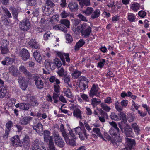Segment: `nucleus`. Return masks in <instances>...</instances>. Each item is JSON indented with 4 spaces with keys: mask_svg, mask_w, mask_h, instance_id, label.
Returning a JSON list of instances; mask_svg holds the SVG:
<instances>
[{
    "mask_svg": "<svg viewBox=\"0 0 150 150\" xmlns=\"http://www.w3.org/2000/svg\"><path fill=\"white\" fill-rule=\"evenodd\" d=\"M59 23L60 24L57 25L54 27V28L56 30H61L65 33L67 32V29L63 25H64L67 28H69L70 26V22L69 20L67 19H61Z\"/></svg>",
    "mask_w": 150,
    "mask_h": 150,
    "instance_id": "1",
    "label": "nucleus"
},
{
    "mask_svg": "<svg viewBox=\"0 0 150 150\" xmlns=\"http://www.w3.org/2000/svg\"><path fill=\"white\" fill-rule=\"evenodd\" d=\"M31 23L27 18H25L21 21L19 24L20 30L24 32L29 30L31 28Z\"/></svg>",
    "mask_w": 150,
    "mask_h": 150,
    "instance_id": "2",
    "label": "nucleus"
},
{
    "mask_svg": "<svg viewBox=\"0 0 150 150\" xmlns=\"http://www.w3.org/2000/svg\"><path fill=\"white\" fill-rule=\"evenodd\" d=\"M70 108L71 110L73 111V115L74 117L81 120L82 119V111L77 106L72 104Z\"/></svg>",
    "mask_w": 150,
    "mask_h": 150,
    "instance_id": "3",
    "label": "nucleus"
},
{
    "mask_svg": "<svg viewBox=\"0 0 150 150\" xmlns=\"http://www.w3.org/2000/svg\"><path fill=\"white\" fill-rule=\"evenodd\" d=\"M32 150H46V149L42 142L36 139L33 143Z\"/></svg>",
    "mask_w": 150,
    "mask_h": 150,
    "instance_id": "4",
    "label": "nucleus"
},
{
    "mask_svg": "<svg viewBox=\"0 0 150 150\" xmlns=\"http://www.w3.org/2000/svg\"><path fill=\"white\" fill-rule=\"evenodd\" d=\"M126 141L125 145V149H123L122 150H133L132 147L136 144L135 140L126 138Z\"/></svg>",
    "mask_w": 150,
    "mask_h": 150,
    "instance_id": "5",
    "label": "nucleus"
},
{
    "mask_svg": "<svg viewBox=\"0 0 150 150\" xmlns=\"http://www.w3.org/2000/svg\"><path fill=\"white\" fill-rule=\"evenodd\" d=\"M18 82L22 89L23 90H25L28 86V83L25 78L23 76H19Z\"/></svg>",
    "mask_w": 150,
    "mask_h": 150,
    "instance_id": "6",
    "label": "nucleus"
},
{
    "mask_svg": "<svg viewBox=\"0 0 150 150\" xmlns=\"http://www.w3.org/2000/svg\"><path fill=\"white\" fill-rule=\"evenodd\" d=\"M19 56L24 61H26L29 59L30 55L28 51L25 49L23 48L19 52Z\"/></svg>",
    "mask_w": 150,
    "mask_h": 150,
    "instance_id": "7",
    "label": "nucleus"
},
{
    "mask_svg": "<svg viewBox=\"0 0 150 150\" xmlns=\"http://www.w3.org/2000/svg\"><path fill=\"white\" fill-rule=\"evenodd\" d=\"M55 144L61 148L64 146L65 143L64 141L58 134H56L54 136Z\"/></svg>",
    "mask_w": 150,
    "mask_h": 150,
    "instance_id": "8",
    "label": "nucleus"
},
{
    "mask_svg": "<svg viewBox=\"0 0 150 150\" xmlns=\"http://www.w3.org/2000/svg\"><path fill=\"white\" fill-rule=\"evenodd\" d=\"M34 80L35 85L38 88L41 89L44 88V83L40 77L37 76H35Z\"/></svg>",
    "mask_w": 150,
    "mask_h": 150,
    "instance_id": "9",
    "label": "nucleus"
},
{
    "mask_svg": "<svg viewBox=\"0 0 150 150\" xmlns=\"http://www.w3.org/2000/svg\"><path fill=\"white\" fill-rule=\"evenodd\" d=\"M124 133L126 137H133L134 134L132 131V129L127 124L124 128Z\"/></svg>",
    "mask_w": 150,
    "mask_h": 150,
    "instance_id": "10",
    "label": "nucleus"
},
{
    "mask_svg": "<svg viewBox=\"0 0 150 150\" xmlns=\"http://www.w3.org/2000/svg\"><path fill=\"white\" fill-rule=\"evenodd\" d=\"M11 141L12 142V145L15 147L21 146V143L19 136L18 135H16L11 138Z\"/></svg>",
    "mask_w": 150,
    "mask_h": 150,
    "instance_id": "11",
    "label": "nucleus"
},
{
    "mask_svg": "<svg viewBox=\"0 0 150 150\" xmlns=\"http://www.w3.org/2000/svg\"><path fill=\"white\" fill-rule=\"evenodd\" d=\"M99 89L97 85H96L95 84H93L90 91L89 94L90 97L92 98L95 95H97L98 93Z\"/></svg>",
    "mask_w": 150,
    "mask_h": 150,
    "instance_id": "12",
    "label": "nucleus"
},
{
    "mask_svg": "<svg viewBox=\"0 0 150 150\" xmlns=\"http://www.w3.org/2000/svg\"><path fill=\"white\" fill-rule=\"evenodd\" d=\"M15 107L16 108H19L20 109L26 111L29 109L30 107V105L27 103H22L16 104Z\"/></svg>",
    "mask_w": 150,
    "mask_h": 150,
    "instance_id": "13",
    "label": "nucleus"
},
{
    "mask_svg": "<svg viewBox=\"0 0 150 150\" xmlns=\"http://www.w3.org/2000/svg\"><path fill=\"white\" fill-rule=\"evenodd\" d=\"M44 63L47 69L49 71L55 69L56 66L54 62H52L49 60H45Z\"/></svg>",
    "mask_w": 150,
    "mask_h": 150,
    "instance_id": "14",
    "label": "nucleus"
},
{
    "mask_svg": "<svg viewBox=\"0 0 150 150\" xmlns=\"http://www.w3.org/2000/svg\"><path fill=\"white\" fill-rule=\"evenodd\" d=\"M68 6L70 10L72 12L76 11L79 9V6L77 2L72 1L69 3Z\"/></svg>",
    "mask_w": 150,
    "mask_h": 150,
    "instance_id": "15",
    "label": "nucleus"
},
{
    "mask_svg": "<svg viewBox=\"0 0 150 150\" xmlns=\"http://www.w3.org/2000/svg\"><path fill=\"white\" fill-rule=\"evenodd\" d=\"M32 118L29 116H26L21 118L19 123L23 125H25L29 123Z\"/></svg>",
    "mask_w": 150,
    "mask_h": 150,
    "instance_id": "16",
    "label": "nucleus"
},
{
    "mask_svg": "<svg viewBox=\"0 0 150 150\" xmlns=\"http://www.w3.org/2000/svg\"><path fill=\"white\" fill-rule=\"evenodd\" d=\"M7 87L6 86L2 85L0 87V98L5 97L7 93Z\"/></svg>",
    "mask_w": 150,
    "mask_h": 150,
    "instance_id": "17",
    "label": "nucleus"
},
{
    "mask_svg": "<svg viewBox=\"0 0 150 150\" xmlns=\"http://www.w3.org/2000/svg\"><path fill=\"white\" fill-rule=\"evenodd\" d=\"M29 136L27 135L25 136L23 138L22 141V144L24 147L27 149L29 148Z\"/></svg>",
    "mask_w": 150,
    "mask_h": 150,
    "instance_id": "18",
    "label": "nucleus"
},
{
    "mask_svg": "<svg viewBox=\"0 0 150 150\" xmlns=\"http://www.w3.org/2000/svg\"><path fill=\"white\" fill-rule=\"evenodd\" d=\"M85 43V40L83 39H80L77 42L74 47V50L76 51L78 50L79 48L83 46Z\"/></svg>",
    "mask_w": 150,
    "mask_h": 150,
    "instance_id": "19",
    "label": "nucleus"
},
{
    "mask_svg": "<svg viewBox=\"0 0 150 150\" xmlns=\"http://www.w3.org/2000/svg\"><path fill=\"white\" fill-rule=\"evenodd\" d=\"M91 31V28L88 26L87 29L81 31L82 35L83 37L86 38H88L90 35V33Z\"/></svg>",
    "mask_w": 150,
    "mask_h": 150,
    "instance_id": "20",
    "label": "nucleus"
},
{
    "mask_svg": "<svg viewBox=\"0 0 150 150\" xmlns=\"http://www.w3.org/2000/svg\"><path fill=\"white\" fill-rule=\"evenodd\" d=\"M19 70L21 72L23 73L28 77H31L32 76V75L31 73L29 72L24 66L22 65L20 66L19 67Z\"/></svg>",
    "mask_w": 150,
    "mask_h": 150,
    "instance_id": "21",
    "label": "nucleus"
},
{
    "mask_svg": "<svg viewBox=\"0 0 150 150\" xmlns=\"http://www.w3.org/2000/svg\"><path fill=\"white\" fill-rule=\"evenodd\" d=\"M9 72L14 76L18 75V69L14 66H12L8 69Z\"/></svg>",
    "mask_w": 150,
    "mask_h": 150,
    "instance_id": "22",
    "label": "nucleus"
},
{
    "mask_svg": "<svg viewBox=\"0 0 150 150\" xmlns=\"http://www.w3.org/2000/svg\"><path fill=\"white\" fill-rule=\"evenodd\" d=\"M29 45L33 48L37 49L39 48V46L35 39H32L28 42Z\"/></svg>",
    "mask_w": 150,
    "mask_h": 150,
    "instance_id": "23",
    "label": "nucleus"
},
{
    "mask_svg": "<svg viewBox=\"0 0 150 150\" xmlns=\"http://www.w3.org/2000/svg\"><path fill=\"white\" fill-rule=\"evenodd\" d=\"M91 5V2L90 0H81L80 3L81 7L83 8L88 7Z\"/></svg>",
    "mask_w": 150,
    "mask_h": 150,
    "instance_id": "24",
    "label": "nucleus"
},
{
    "mask_svg": "<svg viewBox=\"0 0 150 150\" xmlns=\"http://www.w3.org/2000/svg\"><path fill=\"white\" fill-rule=\"evenodd\" d=\"M11 10L13 18L16 20H18V16L19 12L14 7H11L9 9Z\"/></svg>",
    "mask_w": 150,
    "mask_h": 150,
    "instance_id": "25",
    "label": "nucleus"
},
{
    "mask_svg": "<svg viewBox=\"0 0 150 150\" xmlns=\"http://www.w3.org/2000/svg\"><path fill=\"white\" fill-rule=\"evenodd\" d=\"M30 102L31 106H37L39 105V103L36 98L33 96H30L29 97Z\"/></svg>",
    "mask_w": 150,
    "mask_h": 150,
    "instance_id": "26",
    "label": "nucleus"
},
{
    "mask_svg": "<svg viewBox=\"0 0 150 150\" xmlns=\"http://www.w3.org/2000/svg\"><path fill=\"white\" fill-rule=\"evenodd\" d=\"M94 11L93 8L92 7H88L85 10L82 11V13L88 16L92 15Z\"/></svg>",
    "mask_w": 150,
    "mask_h": 150,
    "instance_id": "27",
    "label": "nucleus"
},
{
    "mask_svg": "<svg viewBox=\"0 0 150 150\" xmlns=\"http://www.w3.org/2000/svg\"><path fill=\"white\" fill-rule=\"evenodd\" d=\"M88 82H79V87L80 89L83 91L85 90L88 87Z\"/></svg>",
    "mask_w": 150,
    "mask_h": 150,
    "instance_id": "28",
    "label": "nucleus"
},
{
    "mask_svg": "<svg viewBox=\"0 0 150 150\" xmlns=\"http://www.w3.org/2000/svg\"><path fill=\"white\" fill-rule=\"evenodd\" d=\"M131 126L134 129V131L136 135H138L139 134V133L140 132V129L139 128L138 125L136 123H134L132 124Z\"/></svg>",
    "mask_w": 150,
    "mask_h": 150,
    "instance_id": "29",
    "label": "nucleus"
},
{
    "mask_svg": "<svg viewBox=\"0 0 150 150\" xmlns=\"http://www.w3.org/2000/svg\"><path fill=\"white\" fill-rule=\"evenodd\" d=\"M100 12L98 9L95 10L92 13L91 16V18L94 19L98 18L100 15Z\"/></svg>",
    "mask_w": 150,
    "mask_h": 150,
    "instance_id": "30",
    "label": "nucleus"
},
{
    "mask_svg": "<svg viewBox=\"0 0 150 150\" xmlns=\"http://www.w3.org/2000/svg\"><path fill=\"white\" fill-rule=\"evenodd\" d=\"M79 137L80 139L82 140H84L85 139V137L86 138V139H88V138L89 135H87L86 132V131L85 129H83L81 133L79 135Z\"/></svg>",
    "mask_w": 150,
    "mask_h": 150,
    "instance_id": "31",
    "label": "nucleus"
},
{
    "mask_svg": "<svg viewBox=\"0 0 150 150\" xmlns=\"http://www.w3.org/2000/svg\"><path fill=\"white\" fill-rule=\"evenodd\" d=\"M130 6V8L135 12L137 11L139 8L140 6V4L137 3H134L131 4Z\"/></svg>",
    "mask_w": 150,
    "mask_h": 150,
    "instance_id": "32",
    "label": "nucleus"
},
{
    "mask_svg": "<svg viewBox=\"0 0 150 150\" xmlns=\"http://www.w3.org/2000/svg\"><path fill=\"white\" fill-rule=\"evenodd\" d=\"M114 129L110 128L109 131V134L113 137H116L118 135L119 131V129Z\"/></svg>",
    "mask_w": 150,
    "mask_h": 150,
    "instance_id": "33",
    "label": "nucleus"
},
{
    "mask_svg": "<svg viewBox=\"0 0 150 150\" xmlns=\"http://www.w3.org/2000/svg\"><path fill=\"white\" fill-rule=\"evenodd\" d=\"M33 56L35 60L38 62H40L41 61L42 57L40 55L37 51L33 53Z\"/></svg>",
    "mask_w": 150,
    "mask_h": 150,
    "instance_id": "34",
    "label": "nucleus"
},
{
    "mask_svg": "<svg viewBox=\"0 0 150 150\" xmlns=\"http://www.w3.org/2000/svg\"><path fill=\"white\" fill-rule=\"evenodd\" d=\"M119 120L122 119L123 121L126 122L127 121L125 114L123 112H119L118 114Z\"/></svg>",
    "mask_w": 150,
    "mask_h": 150,
    "instance_id": "35",
    "label": "nucleus"
},
{
    "mask_svg": "<svg viewBox=\"0 0 150 150\" xmlns=\"http://www.w3.org/2000/svg\"><path fill=\"white\" fill-rule=\"evenodd\" d=\"M127 18L130 22H134L135 21L136 17L134 14L130 13L128 14Z\"/></svg>",
    "mask_w": 150,
    "mask_h": 150,
    "instance_id": "36",
    "label": "nucleus"
},
{
    "mask_svg": "<svg viewBox=\"0 0 150 150\" xmlns=\"http://www.w3.org/2000/svg\"><path fill=\"white\" fill-rule=\"evenodd\" d=\"M50 135V131L48 130H46L44 131V141L48 142L49 138Z\"/></svg>",
    "mask_w": 150,
    "mask_h": 150,
    "instance_id": "37",
    "label": "nucleus"
},
{
    "mask_svg": "<svg viewBox=\"0 0 150 150\" xmlns=\"http://www.w3.org/2000/svg\"><path fill=\"white\" fill-rule=\"evenodd\" d=\"M82 73L81 72L78 70H75L73 71L72 73V77L75 79H77L80 76Z\"/></svg>",
    "mask_w": 150,
    "mask_h": 150,
    "instance_id": "38",
    "label": "nucleus"
},
{
    "mask_svg": "<svg viewBox=\"0 0 150 150\" xmlns=\"http://www.w3.org/2000/svg\"><path fill=\"white\" fill-rule=\"evenodd\" d=\"M2 10L4 12L5 15L8 18H11L12 17L11 13L8 9L6 8L2 7Z\"/></svg>",
    "mask_w": 150,
    "mask_h": 150,
    "instance_id": "39",
    "label": "nucleus"
},
{
    "mask_svg": "<svg viewBox=\"0 0 150 150\" xmlns=\"http://www.w3.org/2000/svg\"><path fill=\"white\" fill-rule=\"evenodd\" d=\"M1 53L3 54H6L9 52V50L8 47L1 46L0 47Z\"/></svg>",
    "mask_w": 150,
    "mask_h": 150,
    "instance_id": "40",
    "label": "nucleus"
},
{
    "mask_svg": "<svg viewBox=\"0 0 150 150\" xmlns=\"http://www.w3.org/2000/svg\"><path fill=\"white\" fill-rule=\"evenodd\" d=\"M57 54L58 56L60 58L62 62V64L63 65H65V61L64 57V53H62L61 52H58L57 53Z\"/></svg>",
    "mask_w": 150,
    "mask_h": 150,
    "instance_id": "41",
    "label": "nucleus"
},
{
    "mask_svg": "<svg viewBox=\"0 0 150 150\" xmlns=\"http://www.w3.org/2000/svg\"><path fill=\"white\" fill-rule=\"evenodd\" d=\"M49 81L51 83H53L55 82V83H57V84H59L60 83L59 80L54 76H51L49 79Z\"/></svg>",
    "mask_w": 150,
    "mask_h": 150,
    "instance_id": "42",
    "label": "nucleus"
},
{
    "mask_svg": "<svg viewBox=\"0 0 150 150\" xmlns=\"http://www.w3.org/2000/svg\"><path fill=\"white\" fill-rule=\"evenodd\" d=\"M100 105L102 108L106 112H109L110 109V108L109 107L103 103H101Z\"/></svg>",
    "mask_w": 150,
    "mask_h": 150,
    "instance_id": "43",
    "label": "nucleus"
},
{
    "mask_svg": "<svg viewBox=\"0 0 150 150\" xmlns=\"http://www.w3.org/2000/svg\"><path fill=\"white\" fill-rule=\"evenodd\" d=\"M101 101L99 99L97 100L96 98H93L91 99V105L93 107H95L97 103H101Z\"/></svg>",
    "mask_w": 150,
    "mask_h": 150,
    "instance_id": "44",
    "label": "nucleus"
},
{
    "mask_svg": "<svg viewBox=\"0 0 150 150\" xmlns=\"http://www.w3.org/2000/svg\"><path fill=\"white\" fill-rule=\"evenodd\" d=\"M105 62V60L101 59H100V62L98 63L97 67L100 68H102L103 67Z\"/></svg>",
    "mask_w": 150,
    "mask_h": 150,
    "instance_id": "45",
    "label": "nucleus"
},
{
    "mask_svg": "<svg viewBox=\"0 0 150 150\" xmlns=\"http://www.w3.org/2000/svg\"><path fill=\"white\" fill-rule=\"evenodd\" d=\"M13 126V123L11 121H8L6 125L5 129L10 131L11 128Z\"/></svg>",
    "mask_w": 150,
    "mask_h": 150,
    "instance_id": "46",
    "label": "nucleus"
},
{
    "mask_svg": "<svg viewBox=\"0 0 150 150\" xmlns=\"http://www.w3.org/2000/svg\"><path fill=\"white\" fill-rule=\"evenodd\" d=\"M115 107L116 109L119 112L122 111L123 108L122 106L119 104L118 101H117L115 103Z\"/></svg>",
    "mask_w": 150,
    "mask_h": 150,
    "instance_id": "47",
    "label": "nucleus"
},
{
    "mask_svg": "<svg viewBox=\"0 0 150 150\" xmlns=\"http://www.w3.org/2000/svg\"><path fill=\"white\" fill-rule=\"evenodd\" d=\"M1 44L4 47H7L9 44V42L6 39H2L1 40Z\"/></svg>",
    "mask_w": 150,
    "mask_h": 150,
    "instance_id": "48",
    "label": "nucleus"
},
{
    "mask_svg": "<svg viewBox=\"0 0 150 150\" xmlns=\"http://www.w3.org/2000/svg\"><path fill=\"white\" fill-rule=\"evenodd\" d=\"M52 37V35L49 31L46 32L44 35V38L45 40H48Z\"/></svg>",
    "mask_w": 150,
    "mask_h": 150,
    "instance_id": "49",
    "label": "nucleus"
},
{
    "mask_svg": "<svg viewBox=\"0 0 150 150\" xmlns=\"http://www.w3.org/2000/svg\"><path fill=\"white\" fill-rule=\"evenodd\" d=\"M59 94L57 93H54L53 94L52 98L54 100V103H57L58 102V99H59Z\"/></svg>",
    "mask_w": 150,
    "mask_h": 150,
    "instance_id": "50",
    "label": "nucleus"
},
{
    "mask_svg": "<svg viewBox=\"0 0 150 150\" xmlns=\"http://www.w3.org/2000/svg\"><path fill=\"white\" fill-rule=\"evenodd\" d=\"M93 131L100 137H102V134L101 133L99 128L96 127L94 128L93 129Z\"/></svg>",
    "mask_w": 150,
    "mask_h": 150,
    "instance_id": "51",
    "label": "nucleus"
},
{
    "mask_svg": "<svg viewBox=\"0 0 150 150\" xmlns=\"http://www.w3.org/2000/svg\"><path fill=\"white\" fill-rule=\"evenodd\" d=\"M54 64L56 67H58V68L60 67L62 65L61 62L59 59L57 58H55L54 59Z\"/></svg>",
    "mask_w": 150,
    "mask_h": 150,
    "instance_id": "52",
    "label": "nucleus"
},
{
    "mask_svg": "<svg viewBox=\"0 0 150 150\" xmlns=\"http://www.w3.org/2000/svg\"><path fill=\"white\" fill-rule=\"evenodd\" d=\"M98 110L99 111L101 117H105L106 119L108 118V116L105 112L102 110L101 109L99 108L98 109Z\"/></svg>",
    "mask_w": 150,
    "mask_h": 150,
    "instance_id": "53",
    "label": "nucleus"
},
{
    "mask_svg": "<svg viewBox=\"0 0 150 150\" xmlns=\"http://www.w3.org/2000/svg\"><path fill=\"white\" fill-rule=\"evenodd\" d=\"M110 118L113 120L116 121L119 120L118 116L115 114L114 112H112L110 116Z\"/></svg>",
    "mask_w": 150,
    "mask_h": 150,
    "instance_id": "54",
    "label": "nucleus"
},
{
    "mask_svg": "<svg viewBox=\"0 0 150 150\" xmlns=\"http://www.w3.org/2000/svg\"><path fill=\"white\" fill-rule=\"evenodd\" d=\"M66 143L72 146H74L75 144V141L74 139H69V137L65 140Z\"/></svg>",
    "mask_w": 150,
    "mask_h": 150,
    "instance_id": "55",
    "label": "nucleus"
},
{
    "mask_svg": "<svg viewBox=\"0 0 150 150\" xmlns=\"http://www.w3.org/2000/svg\"><path fill=\"white\" fill-rule=\"evenodd\" d=\"M64 95L69 98H71L72 97L71 93L69 89H67L64 92Z\"/></svg>",
    "mask_w": 150,
    "mask_h": 150,
    "instance_id": "56",
    "label": "nucleus"
},
{
    "mask_svg": "<svg viewBox=\"0 0 150 150\" xmlns=\"http://www.w3.org/2000/svg\"><path fill=\"white\" fill-rule=\"evenodd\" d=\"M45 3L48 6L51 7L55 6V4L53 3L51 0H45Z\"/></svg>",
    "mask_w": 150,
    "mask_h": 150,
    "instance_id": "57",
    "label": "nucleus"
},
{
    "mask_svg": "<svg viewBox=\"0 0 150 150\" xmlns=\"http://www.w3.org/2000/svg\"><path fill=\"white\" fill-rule=\"evenodd\" d=\"M78 17L80 19L81 21L85 22H87L88 20L87 19L86 17L81 14H79L77 15Z\"/></svg>",
    "mask_w": 150,
    "mask_h": 150,
    "instance_id": "58",
    "label": "nucleus"
},
{
    "mask_svg": "<svg viewBox=\"0 0 150 150\" xmlns=\"http://www.w3.org/2000/svg\"><path fill=\"white\" fill-rule=\"evenodd\" d=\"M66 40L68 43H71L73 41L72 36L68 34H66L65 36Z\"/></svg>",
    "mask_w": 150,
    "mask_h": 150,
    "instance_id": "59",
    "label": "nucleus"
},
{
    "mask_svg": "<svg viewBox=\"0 0 150 150\" xmlns=\"http://www.w3.org/2000/svg\"><path fill=\"white\" fill-rule=\"evenodd\" d=\"M59 84H57V83L54 84V91L57 93L59 92L60 90V87L59 85Z\"/></svg>",
    "mask_w": 150,
    "mask_h": 150,
    "instance_id": "60",
    "label": "nucleus"
},
{
    "mask_svg": "<svg viewBox=\"0 0 150 150\" xmlns=\"http://www.w3.org/2000/svg\"><path fill=\"white\" fill-rule=\"evenodd\" d=\"M69 16V14L64 10L60 14V16L62 18H65L68 16Z\"/></svg>",
    "mask_w": 150,
    "mask_h": 150,
    "instance_id": "61",
    "label": "nucleus"
},
{
    "mask_svg": "<svg viewBox=\"0 0 150 150\" xmlns=\"http://www.w3.org/2000/svg\"><path fill=\"white\" fill-rule=\"evenodd\" d=\"M58 74L60 76H62L67 74L66 72H65L62 67L59 71Z\"/></svg>",
    "mask_w": 150,
    "mask_h": 150,
    "instance_id": "62",
    "label": "nucleus"
},
{
    "mask_svg": "<svg viewBox=\"0 0 150 150\" xmlns=\"http://www.w3.org/2000/svg\"><path fill=\"white\" fill-rule=\"evenodd\" d=\"M59 16L58 15H55L52 16L50 20V21L52 22V21H57L59 20Z\"/></svg>",
    "mask_w": 150,
    "mask_h": 150,
    "instance_id": "63",
    "label": "nucleus"
},
{
    "mask_svg": "<svg viewBox=\"0 0 150 150\" xmlns=\"http://www.w3.org/2000/svg\"><path fill=\"white\" fill-rule=\"evenodd\" d=\"M36 125L37 127L38 130H39L38 132L41 131L42 132L43 131V125L41 123H39Z\"/></svg>",
    "mask_w": 150,
    "mask_h": 150,
    "instance_id": "64",
    "label": "nucleus"
}]
</instances>
